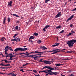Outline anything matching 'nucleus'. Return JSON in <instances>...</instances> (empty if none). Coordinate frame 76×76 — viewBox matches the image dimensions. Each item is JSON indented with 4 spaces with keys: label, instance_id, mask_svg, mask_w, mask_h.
Returning a JSON list of instances; mask_svg holds the SVG:
<instances>
[{
    "label": "nucleus",
    "instance_id": "nucleus-19",
    "mask_svg": "<svg viewBox=\"0 0 76 76\" xmlns=\"http://www.w3.org/2000/svg\"><path fill=\"white\" fill-rule=\"evenodd\" d=\"M4 39H5V38L3 37H2L1 39H0V41L1 42H3L4 41Z\"/></svg>",
    "mask_w": 76,
    "mask_h": 76
},
{
    "label": "nucleus",
    "instance_id": "nucleus-32",
    "mask_svg": "<svg viewBox=\"0 0 76 76\" xmlns=\"http://www.w3.org/2000/svg\"><path fill=\"white\" fill-rule=\"evenodd\" d=\"M50 0H45V3H48V2L50 1Z\"/></svg>",
    "mask_w": 76,
    "mask_h": 76
},
{
    "label": "nucleus",
    "instance_id": "nucleus-47",
    "mask_svg": "<svg viewBox=\"0 0 76 76\" xmlns=\"http://www.w3.org/2000/svg\"><path fill=\"white\" fill-rule=\"evenodd\" d=\"M9 46H6L5 47V49H8L9 48Z\"/></svg>",
    "mask_w": 76,
    "mask_h": 76
},
{
    "label": "nucleus",
    "instance_id": "nucleus-11",
    "mask_svg": "<svg viewBox=\"0 0 76 76\" xmlns=\"http://www.w3.org/2000/svg\"><path fill=\"white\" fill-rule=\"evenodd\" d=\"M74 15H72V16H71L70 18H69L68 19L66 20V22H68V21L70 20H71L74 17Z\"/></svg>",
    "mask_w": 76,
    "mask_h": 76
},
{
    "label": "nucleus",
    "instance_id": "nucleus-44",
    "mask_svg": "<svg viewBox=\"0 0 76 76\" xmlns=\"http://www.w3.org/2000/svg\"><path fill=\"white\" fill-rule=\"evenodd\" d=\"M4 65L5 66H10V64H7L6 65Z\"/></svg>",
    "mask_w": 76,
    "mask_h": 76
},
{
    "label": "nucleus",
    "instance_id": "nucleus-55",
    "mask_svg": "<svg viewBox=\"0 0 76 76\" xmlns=\"http://www.w3.org/2000/svg\"><path fill=\"white\" fill-rule=\"evenodd\" d=\"M8 49H6L5 50V52H7V51H8Z\"/></svg>",
    "mask_w": 76,
    "mask_h": 76
},
{
    "label": "nucleus",
    "instance_id": "nucleus-54",
    "mask_svg": "<svg viewBox=\"0 0 76 76\" xmlns=\"http://www.w3.org/2000/svg\"><path fill=\"white\" fill-rule=\"evenodd\" d=\"M18 41L20 42H21V40H20V38H19L18 39Z\"/></svg>",
    "mask_w": 76,
    "mask_h": 76
},
{
    "label": "nucleus",
    "instance_id": "nucleus-33",
    "mask_svg": "<svg viewBox=\"0 0 76 76\" xmlns=\"http://www.w3.org/2000/svg\"><path fill=\"white\" fill-rule=\"evenodd\" d=\"M64 30H62L61 32L59 33V34H61L63 33H64Z\"/></svg>",
    "mask_w": 76,
    "mask_h": 76
},
{
    "label": "nucleus",
    "instance_id": "nucleus-15",
    "mask_svg": "<svg viewBox=\"0 0 76 76\" xmlns=\"http://www.w3.org/2000/svg\"><path fill=\"white\" fill-rule=\"evenodd\" d=\"M6 20V18L4 17L3 19V24H5Z\"/></svg>",
    "mask_w": 76,
    "mask_h": 76
},
{
    "label": "nucleus",
    "instance_id": "nucleus-37",
    "mask_svg": "<svg viewBox=\"0 0 76 76\" xmlns=\"http://www.w3.org/2000/svg\"><path fill=\"white\" fill-rule=\"evenodd\" d=\"M34 53H39V52H38L37 50L34 52Z\"/></svg>",
    "mask_w": 76,
    "mask_h": 76
},
{
    "label": "nucleus",
    "instance_id": "nucleus-16",
    "mask_svg": "<svg viewBox=\"0 0 76 76\" xmlns=\"http://www.w3.org/2000/svg\"><path fill=\"white\" fill-rule=\"evenodd\" d=\"M42 42L41 41V40H39L37 41V43L38 44H40V43H41Z\"/></svg>",
    "mask_w": 76,
    "mask_h": 76
},
{
    "label": "nucleus",
    "instance_id": "nucleus-7",
    "mask_svg": "<svg viewBox=\"0 0 76 76\" xmlns=\"http://www.w3.org/2000/svg\"><path fill=\"white\" fill-rule=\"evenodd\" d=\"M11 15H13L14 16H15L16 17H20L21 18H20L21 19H23L22 18H23V17H19L18 15H17L16 14H11Z\"/></svg>",
    "mask_w": 76,
    "mask_h": 76
},
{
    "label": "nucleus",
    "instance_id": "nucleus-56",
    "mask_svg": "<svg viewBox=\"0 0 76 76\" xmlns=\"http://www.w3.org/2000/svg\"><path fill=\"white\" fill-rule=\"evenodd\" d=\"M76 8L75 9H74L73 10H72V11H76Z\"/></svg>",
    "mask_w": 76,
    "mask_h": 76
},
{
    "label": "nucleus",
    "instance_id": "nucleus-40",
    "mask_svg": "<svg viewBox=\"0 0 76 76\" xmlns=\"http://www.w3.org/2000/svg\"><path fill=\"white\" fill-rule=\"evenodd\" d=\"M71 32L72 34H73L74 33H75V32H74L73 30H72L71 31Z\"/></svg>",
    "mask_w": 76,
    "mask_h": 76
},
{
    "label": "nucleus",
    "instance_id": "nucleus-48",
    "mask_svg": "<svg viewBox=\"0 0 76 76\" xmlns=\"http://www.w3.org/2000/svg\"><path fill=\"white\" fill-rule=\"evenodd\" d=\"M7 69L8 68V67H1V69Z\"/></svg>",
    "mask_w": 76,
    "mask_h": 76
},
{
    "label": "nucleus",
    "instance_id": "nucleus-62",
    "mask_svg": "<svg viewBox=\"0 0 76 76\" xmlns=\"http://www.w3.org/2000/svg\"><path fill=\"white\" fill-rule=\"evenodd\" d=\"M10 50H11V51H13V49H12H12H10Z\"/></svg>",
    "mask_w": 76,
    "mask_h": 76
},
{
    "label": "nucleus",
    "instance_id": "nucleus-1",
    "mask_svg": "<svg viewBox=\"0 0 76 76\" xmlns=\"http://www.w3.org/2000/svg\"><path fill=\"white\" fill-rule=\"evenodd\" d=\"M67 44H68V46L70 47H72L73 45V44L76 42V39H72L70 41H67Z\"/></svg>",
    "mask_w": 76,
    "mask_h": 76
},
{
    "label": "nucleus",
    "instance_id": "nucleus-2",
    "mask_svg": "<svg viewBox=\"0 0 76 76\" xmlns=\"http://www.w3.org/2000/svg\"><path fill=\"white\" fill-rule=\"evenodd\" d=\"M27 48H16L14 50V51H15V52L16 53L18 51H25L26 50H27Z\"/></svg>",
    "mask_w": 76,
    "mask_h": 76
},
{
    "label": "nucleus",
    "instance_id": "nucleus-35",
    "mask_svg": "<svg viewBox=\"0 0 76 76\" xmlns=\"http://www.w3.org/2000/svg\"><path fill=\"white\" fill-rule=\"evenodd\" d=\"M33 75H34L35 76H40V75H39V74H38L37 75H36L35 74L33 73Z\"/></svg>",
    "mask_w": 76,
    "mask_h": 76
},
{
    "label": "nucleus",
    "instance_id": "nucleus-4",
    "mask_svg": "<svg viewBox=\"0 0 76 76\" xmlns=\"http://www.w3.org/2000/svg\"><path fill=\"white\" fill-rule=\"evenodd\" d=\"M62 15V14H61V12H59L58 13V14L57 15L55 16V18H58L60 17H61Z\"/></svg>",
    "mask_w": 76,
    "mask_h": 76
},
{
    "label": "nucleus",
    "instance_id": "nucleus-50",
    "mask_svg": "<svg viewBox=\"0 0 76 76\" xmlns=\"http://www.w3.org/2000/svg\"><path fill=\"white\" fill-rule=\"evenodd\" d=\"M46 28H45V27L43 29V31H44L45 32L46 31V30H45Z\"/></svg>",
    "mask_w": 76,
    "mask_h": 76
},
{
    "label": "nucleus",
    "instance_id": "nucleus-14",
    "mask_svg": "<svg viewBox=\"0 0 76 76\" xmlns=\"http://www.w3.org/2000/svg\"><path fill=\"white\" fill-rule=\"evenodd\" d=\"M60 50V49H56L55 50H53L52 51H51V52H56Z\"/></svg>",
    "mask_w": 76,
    "mask_h": 76
},
{
    "label": "nucleus",
    "instance_id": "nucleus-12",
    "mask_svg": "<svg viewBox=\"0 0 76 76\" xmlns=\"http://www.w3.org/2000/svg\"><path fill=\"white\" fill-rule=\"evenodd\" d=\"M40 48L41 49H43V50H45L46 49H47V48H46L44 46H42L40 47Z\"/></svg>",
    "mask_w": 76,
    "mask_h": 76
},
{
    "label": "nucleus",
    "instance_id": "nucleus-39",
    "mask_svg": "<svg viewBox=\"0 0 76 76\" xmlns=\"http://www.w3.org/2000/svg\"><path fill=\"white\" fill-rule=\"evenodd\" d=\"M19 28V27L18 26H17L15 27V29L16 30H18Z\"/></svg>",
    "mask_w": 76,
    "mask_h": 76
},
{
    "label": "nucleus",
    "instance_id": "nucleus-21",
    "mask_svg": "<svg viewBox=\"0 0 76 76\" xmlns=\"http://www.w3.org/2000/svg\"><path fill=\"white\" fill-rule=\"evenodd\" d=\"M10 21H11V18L9 17L7 20L8 23H10Z\"/></svg>",
    "mask_w": 76,
    "mask_h": 76
},
{
    "label": "nucleus",
    "instance_id": "nucleus-41",
    "mask_svg": "<svg viewBox=\"0 0 76 76\" xmlns=\"http://www.w3.org/2000/svg\"><path fill=\"white\" fill-rule=\"evenodd\" d=\"M73 26V25L71 23L70 24V26L71 27H72Z\"/></svg>",
    "mask_w": 76,
    "mask_h": 76
},
{
    "label": "nucleus",
    "instance_id": "nucleus-42",
    "mask_svg": "<svg viewBox=\"0 0 76 76\" xmlns=\"http://www.w3.org/2000/svg\"><path fill=\"white\" fill-rule=\"evenodd\" d=\"M37 58H40V57L39 56H36V57H33V58H35L36 59Z\"/></svg>",
    "mask_w": 76,
    "mask_h": 76
},
{
    "label": "nucleus",
    "instance_id": "nucleus-28",
    "mask_svg": "<svg viewBox=\"0 0 76 76\" xmlns=\"http://www.w3.org/2000/svg\"><path fill=\"white\" fill-rule=\"evenodd\" d=\"M61 65H62V64H56L55 65L57 66H59Z\"/></svg>",
    "mask_w": 76,
    "mask_h": 76
},
{
    "label": "nucleus",
    "instance_id": "nucleus-25",
    "mask_svg": "<svg viewBox=\"0 0 76 76\" xmlns=\"http://www.w3.org/2000/svg\"><path fill=\"white\" fill-rule=\"evenodd\" d=\"M4 61H5V63H9V61H7L6 59H5L4 60Z\"/></svg>",
    "mask_w": 76,
    "mask_h": 76
},
{
    "label": "nucleus",
    "instance_id": "nucleus-52",
    "mask_svg": "<svg viewBox=\"0 0 76 76\" xmlns=\"http://www.w3.org/2000/svg\"><path fill=\"white\" fill-rule=\"evenodd\" d=\"M12 76H15V73H12Z\"/></svg>",
    "mask_w": 76,
    "mask_h": 76
},
{
    "label": "nucleus",
    "instance_id": "nucleus-24",
    "mask_svg": "<svg viewBox=\"0 0 76 76\" xmlns=\"http://www.w3.org/2000/svg\"><path fill=\"white\" fill-rule=\"evenodd\" d=\"M50 25H47L46 26H45V28L46 29H47V28H48L49 27H50Z\"/></svg>",
    "mask_w": 76,
    "mask_h": 76
},
{
    "label": "nucleus",
    "instance_id": "nucleus-26",
    "mask_svg": "<svg viewBox=\"0 0 76 76\" xmlns=\"http://www.w3.org/2000/svg\"><path fill=\"white\" fill-rule=\"evenodd\" d=\"M10 58L8 60H13V59L12 58L13 57L12 56H10Z\"/></svg>",
    "mask_w": 76,
    "mask_h": 76
},
{
    "label": "nucleus",
    "instance_id": "nucleus-57",
    "mask_svg": "<svg viewBox=\"0 0 76 76\" xmlns=\"http://www.w3.org/2000/svg\"><path fill=\"white\" fill-rule=\"evenodd\" d=\"M0 54L2 56H4L3 54L2 53H0Z\"/></svg>",
    "mask_w": 76,
    "mask_h": 76
},
{
    "label": "nucleus",
    "instance_id": "nucleus-53",
    "mask_svg": "<svg viewBox=\"0 0 76 76\" xmlns=\"http://www.w3.org/2000/svg\"><path fill=\"white\" fill-rule=\"evenodd\" d=\"M20 21L18 20V21H17V22H16V23H20Z\"/></svg>",
    "mask_w": 76,
    "mask_h": 76
},
{
    "label": "nucleus",
    "instance_id": "nucleus-10",
    "mask_svg": "<svg viewBox=\"0 0 76 76\" xmlns=\"http://www.w3.org/2000/svg\"><path fill=\"white\" fill-rule=\"evenodd\" d=\"M60 44V43L58 42V43H56L55 44V45H53L52 46L53 47H56V46H57L58 45H59Z\"/></svg>",
    "mask_w": 76,
    "mask_h": 76
},
{
    "label": "nucleus",
    "instance_id": "nucleus-43",
    "mask_svg": "<svg viewBox=\"0 0 76 76\" xmlns=\"http://www.w3.org/2000/svg\"><path fill=\"white\" fill-rule=\"evenodd\" d=\"M72 33H69V34L67 35L68 36H71L72 35Z\"/></svg>",
    "mask_w": 76,
    "mask_h": 76
},
{
    "label": "nucleus",
    "instance_id": "nucleus-18",
    "mask_svg": "<svg viewBox=\"0 0 76 76\" xmlns=\"http://www.w3.org/2000/svg\"><path fill=\"white\" fill-rule=\"evenodd\" d=\"M41 72H44L45 73H48V72H50L48 71H46V70H45L41 71Z\"/></svg>",
    "mask_w": 76,
    "mask_h": 76
},
{
    "label": "nucleus",
    "instance_id": "nucleus-27",
    "mask_svg": "<svg viewBox=\"0 0 76 76\" xmlns=\"http://www.w3.org/2000/svg\"><path fill=\"white\" fill-rule=\"evenodd\" d=\"M12 54L11 53H9V54H8L7 55L8 57H10V56H12Z\"/></svg>",
    "mask_w": 76,
    "mask_h": 76
},
{
    "label": "nucleus",
    "instance_id": "nucleus-63",
    "mask_svg": "<svg viewBox=\"0 0 76 76\" xmlns=\"http://www.w3.org/2000/svg\"><path fill=\"white\" fill-rule=\"evenodd\" d=\"M28 64V63H26V64H25L26 66Z\"/></svg>",
    "mask_w": 76,
    "mask_h": 76
},
{
    "label": "nucleus",
    "instance_id": "nucleus-3",
    "mask_svg": "<svg viewBox=\"0 0 76 76\" xmlns=\"http://www.w3.org/2000/svg\"><path fill=\"white\" fill-rule=\"evenodd\" d=\"M45 69L46 68L49 69V70L48 69H46V71H47L48 72H51V70H52V67H51L50 66H45L44 67Z\"/></svg>",
    "mask_w": 76,
    "mask_h": 76
},
{
    "label": "nucleus",
    "instance_id": "nucleus-34",
    "mask_svg": "<svg viewBox=\"0 0 76 76\" xmlns=\"http://www.w3.org/2000/svg\"><path fill=\"white\" fill-rule=\"evenodd\" d=\"M22 54H25V55H29V54H27L26 53H20V55H21Z\"/></svg>",
    "mask_w": 76,
    "mask_h": 76
},
{
    "label": "nucleus",
    "instance_id": "nucleus-58",
    "mask_svg": "<svg viewBox=\"0 0 76 76\" xmlns=\"http://www.w3.org/2000/svg\"><path fill=\"white\" fill-rule=\"evenodd\" d=\"M31 43H33L34 42L33 41L32 39L31 40Z\"/></svg>",
    "mask_w": 76,
    "mask_h": 76
},
{
    "label": "nucleus",
    "instance_id": "nucleus-29",
    "mask_svg": "<svg viewBox=\"0 0 76 76\" xmlns=\"http://www.w3.org/2000/svg\"><path fill=\"white\" fill-rule=\"evenodd\" d=\"M29 38H30L31 39H34V37H33V36H31Z\"/></svg>",
    "mask_w": 76,
    "mask_h": 76
},
{
    "label": "nucleus",
    "instance_id": "nucleus-60",
    "mask_svg": "<svg viewBox=\"0 0 76 76\" xmlns=\"http://www.w3.org/2000/svg\"><path fill=\"white\" fill-rule=\"evenodd\" d=\"M5 54L6 55H8V53L7 52H5Z\"/></svg>",
    "mask_w": 76,
    "mask_h": 76
},
{
    "label": "nucleus",
    "instance_id": "nucleus-51",
    "mask_svg": "<svg viewBox=\"0 0 76 76\" xmlns=\"http://www.w3.org/2000/svg\"><path fill=\"white\" fill-rule=\"evenodd\" d=\"M12 73H10L8 74V75H12Z\"/></svg>",
    "mask_w": 76,
    "mask_h": 76
},
{
    "label": "nucleus",
    "instance_id": "nucleus-59",
    "mask_svg": "<svg viewBox=\"0 0 76 76\" xmlns=\"http://www.w3.org/2000/svg\"><path fill=\"white\" fill-rule=\"evenodd\" d=\"M42 60H43V59H40V60L39 61V62H42Z\"/></svg>",
    "mask_w": 76,
    "mask_h": 76
},
{
    "label": "nucleus",
    "instance_id": "nucleus-30",
    "mask_svg": "<svg viewBox=\"0 0 76 76\" xmlns=\"http://www.w3.org/2000/svg\"><path fill=\"white\" fill-rule=\"evenodd\" d=\"M56 28L57 29L60 28H61V26H58L57 27H56Z\"/></svg>",
    "mask_w": 76,
    "mask_h": 76
},
{
    "label": "nucleus",
    "instance_id": "nucleus-23",
    "mask_svg": "<svg viewBox=\"0 0 76 76\" xmlns=\"http://www.w3.org/2000/svg\"><path fill=\"white\" fill-rule=\"evenodd\" d=\"M34 34L35 36H37L39 35V34L35 32L34 33Z\"/></svg>",
    "mask_w": 76,
    "mask_h": 76
},
{
    "label": "nucleus",
    "instance_id": "nucleus-61",
    "mask_svg": "<svg viewBox=\"0 0 76 76\" xmlns=\"http://www.w3.org/2000/svg\"><path fill=\"white\" fill-rule=\"evenodd\" d=\"M19 37L17 38V39H16V40L18 41V39H19Z\"/></svg>",
    "mask_w": 76,
    "mask_h": 76
},
{
    "label": "nucleus",
    "instance_id": "nucleus-31",
    "mask_svg": "<svg viewBox=\"0 0 76 76\" xmlns=\"http://www.w3.org/2000/svg\"><path fill=\"white\" fill-rule=\"evenodd\" d=\"M11 41L14 42L16 41V38H15L14 39H13L11 40Z\"/></svg>",
    "mask_w": 76,
    "mask_h": 76
},
{
    "label": "nucleus",
    "instance_id": "nucleus-46",
    "mask_svg": "<svg viewBox=\"0 0 76 76\" xmlns=\"http://www.w3.org/2000/svg\"><path fill=\"white\" fill-rule=\"evenodd\" d=\"M12 48L11 47H8V49L10 50V49H12Z\"/></svg>",
    "mask_w": 76,
    "mask_h": 76
},
{
    "label": "nucleus",
    "instance_id": "nucleus-5",
    "mask_svg": "<svg viewBox=\"0 0 76 76\" xmlns=\"http://www.w3.org/2000/svg\"><path fill=\"white\" fill-rule=\"evenodd\" d=\"M52 69L51 70V71L50 72H50L51 74H53V75H57V74H58V73L57 72H52V70H55V69H54L53 68H52Z\"/></svg>",
    "mask_w": 76,
    "mask_h": 76
},
{
    "label": "nucleus",
    "instance_id": "nucleus-20",
    "mask_svg": "<svg viewBox=\"0 0 76 76\" xmlns=\"http://www.w3.org/2000/svg\"><path fill=\"white\" fill-rule=\"evenodd\" d=\"M60 52V50H58V51H56L55 52H53V53H51L52 54H56L57 53H58V52Z\"/></svg>",
    "mask_w": 76,
    "mask_h": 76
},
{
    "label": "nucleus",
    "instance_id": "nucleus-6",
    "mask_svg": "<svg viewBox=\"0 0 76 76\" xmlns=\"http://www.w3.org/2000/svg\"><path fill=\"white\" fill-rule=\"evenodd\" d=\"M12 1H10V2H8V5H7L8 6V7L12 6Z\"/></svg>",
    "mask_w": 76,
    "mask_h": 76
},
{
    "label": "nucleus",
    "instance_id": "nucleus-8",
    "mask_svg": "<svg viewBox=\"0 0 76 76\" xmlns=\"http://www.w3.org/2000/svg\"><path fill=\"white\" fill-rule=\"evenodd\" d=\"M44 64H51V63H50V61H47L46 60H45L44 61Z\"/></svg>",
    "mask_w": 76,
    "mask_h": 76
},
{
    "label": "nucleus",
    "instance_id": "nucleus-17",
    "mask_svg": "<svg viewBox=\"0 0 76 76\" xmlns=\"http://www.w3.org/2000/svg\"><path fill=\"white\" fill-rule=\"evenodd\" d=\"M48 73H47L46 74V76H48V75H51L52 76H53V74H51V72H48Z\"/></svg>",
    "mask_w": 76,
    "mask_h": 76
},
{
    "label": "nucleus",
    "instance_id": "nucleus-36",
    "mask_svg": "<svg viewBox=\"0 0 76 76\" xmlns=\"http://www.w3.org/2000/svg\"><path fill=\"white\" fill-rule=\"evenodd\" d=\"M23 70V69H20V71L22 72H25V71Z\"/></svg>",
    "mask_w": 76,
    "mask_h": 76
},
{
    "label": "nucleus",
    "instance_id": "nucleus-49",
    "mask_svg": "<svg viewBox=\"0 0 76 76\" xmlns=\"http://www.w3.org/2000/svg\"><path fill=\"white\" fill-rule=\"evenodd\" d=\"M0 65L1 66H4V65L2 63H1Z\"/></svg>",
    "mask_w": 76,
    "mask_h": 76
},
{
    "label": "nucleus",
    "instance_id": "nucleus-64",
    "mask_svg": "<svg viewBox=\"0 0 76 76\" xmlns=\"http://www.w3.org/2000/svg\"><path fill=\"white\" fill-rule=\"evenodd\" d=\"M12 62V61H9V63H11Z\"/></svg>",
    "mask_w": 76,
    "mask_h": 76
},
{
    "label": "nucleus",
    "instance_id": "nucleus-13",
    "mask_svg": "<svg viewBox=\"0 0 76 76\" xmlns=\"http://www.w3.org/2000/svg\"><path fill=\"white\" fill-rule=\"evenodd\" d=\"M47 52L46 51H44V52H39V54H38V55H41L42 54L44 53L45 52Z\"/></svg>",
    "mask_w": 76,
    "mask_h": 76
},
{
    "label": "nucleus",
    "instance_id": "nucleus-38",
    "mask_svg": "<svg viewBox=\"0 0 76 76\" xmlns=\"http://www.w3.org/2000/svg\"><path fill=\"white\" fill-rule=\"evenodd\" d=\"M18 35V34H15L14 36L13 37L14 38L15 37H16Z\"/></svg>",
    "mask_w": 76,
    "mask_h": 76
},
{
    "label": "nucleus",
    "instance_id": "nucleus-45",
    "mask_svg": "<svg viewBox=\"0 0 76 76\" xmlns=\"http://www.w3.org/2000/svg\"><path fill=\"white\" fill-rule=\"evenodd\" d=\"M33 72H34L35 73H37V71H36V70H34Z\"/></svg>",
    "mask_w": 76,
    "mask_h": 76
},
{
    "label": "nucleus",
    "instance_id": "nucleus-22",
    "mask_svg": "<svg viewBox=\"0 0 76 76\" xmlns=\"http://www.w3.org/2000/svg\"><path fill=\"white\" fill-rule=\"evenodd\" d=\"M28 55H27V56H26V57H27V58H28L29 57L30 58V57H33V56H32L30 55V56H28Z\"/></svg>",
    "mask_w": 76,
    "mask_h": 76
},
{
    "label": "nucleus",
    "instance_id": "nucleus-9",
    "mask_svg": "<svg viewBox=\"0 0 76 76\" xmlns=\"http://www.w3.org/2000/svg\"><path fill=\"white\" fill-rule=\"evenodd\" d=\"M66 50V49H62V50H62V51L63 52H65L66 53H72V51L65 52V51H63V50Z\"/></svg>",
    "mask_w": 76,
    "mask_h": 76
}]
</instances>
